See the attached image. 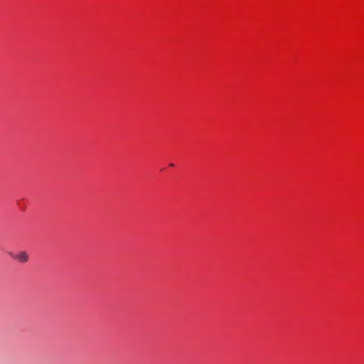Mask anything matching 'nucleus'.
<instances>
[{"label":"nucleus","mask_w":364,"mask_h":364,"mask_svg":"<svg viewBox=\"0 0 364 364\" xmlns=\"http://www.w3.org/2000/svg\"><path fill=\"white\" fill-rule=\"evenodd\" d=\"M14 258L18 259L20 262L26 263L28 260V255L26 252H21L15 255Z\"/></svg>","instance_id":"f257e3e1"},{"label":"nucleus","mask_w":364,"mask_h":364,"mask_svg":"<svg viewBox=\"0 0 364 364\" xmlns=\"http://www.w3.org/2000/svg\"><path fill=\"white\" fill-rule=\"evenodd\" d=\"M169 166H173L174 165L173 164H171Z\"/></svg>","instance_id":"f03ea898"}]
</instances>
